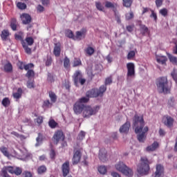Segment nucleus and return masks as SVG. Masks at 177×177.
<instances>
[{
	"label": "nucleus",
	"instance_id": "1",
	"mask_svg": "<svg viewBox=\"0 0 177 177\" xmlns=\"http://www.w3.org/2000/svg\"><path fill=\"white\" fill-rule=\"evenodd\" d=\"M133 127L135 128V133L140 143H145L146 140V133L149 132V127H145L143 116L136 114L133 118Z\"/></svg>",
	"mask_w": 177,
	"mask_h": 177
},
{
	"label": "nucleus",
	"instance_id": "2",
	"mask_svg": "<svg viewBox=\"0 0 177 177\" xmlns=\"http://www.w3.org/2000/svg\"><path fill=\"white\" fill-rule=\"evenodd\" d=\"M156 86L160 93H169L171 87L168 85L167 77H161L156 80Z\"/></svg>",
	"mask_w": 177,
	"mask_h": 177
},
{
	"label": "nucleus",
	"instance_id": "3",
	"mask_svg": "<svg viewBox=\"0 0 177 177\" xmlns=\"http://www.w3.org/2000/svg\"><path fill=\"white\" fill-rule=\"evenodd\" d=\"M150 171V166L149 165V160L146 157H142L140 158V163L137 166V172L142 176L149 174Z\"/></svg>",
	"mask_w": 177,
	"mask_h": 177
},
{
	"label": "nucleus",
	"instance_id": "4",
	"mask_svg": "<svg viewBox=\"0 0 177 177\" xmlns=\"http://www.w3.org/2000/svg\"><path fill=\"white\" fill-rule=\"evenodd\" d=\"M115 168L116 171H118L119 172H122L123 175H125L126 176H132L133 175V171H132V169L129 168L127 165L124 164V162H118L115 165Z\"/></svg>",
	"mask_w": 177,
	"mask_h": 177
},
{
	"label": "nucleus",
	"instance_id": "5",
	"mask_svg": "<svg viewBox=\"0 0 177 177\" xmlns=\"http://www.w3.org/2000/svg\"><path fill=\"white\" fill-rule=\"evenodd\" d=\"M99 110H100V106H91L86 105L82 113L83 117L84 118H90L92 115H96Z\"/></svg>",
	"mask_w": 177,
	"mask_h": 177
},
{
	"label": "nucleus",
	"instance_id": "6",
	"mask_svg": "<svg viewBox=\"0 0 177 177\" xmlns=\"http://www.w3.org/2000/svg\"><path fill=\"white\" fill-rule=\"evenodd\" d=\"M82 157V151L81 149H75L73 151V156L72 158V164L73 165H77L81 161V158Z\"/></svg>",
	"mask_w": 177,
	"mask_h": 177
},
{
	"label": "nucleus",
	"instance_id": "7",
	"mask_svg": "<svg viewBox=\"0 0 177 177\" xmlns=\"http://www.w3.org/2000/svg\"><path fill=\"white\" fill-rule=\"evenodd\" d=\"M127 80L135 77V64L129 62L127 64Z\"/></svg>",
	"mask_w": 177,
	"mask_h": 177
},
{
	"label": "nucleus",
	"instance_id": "8",
	"mask_svg": "<svg viewBox=\"0 0 177 177\" xmlns=\"http://www.w3.org/2000/svg\"><path fill=\"white\" fill-rule=\"evenodd\" d=\"M85 104L77 101L73 105V111L74 113L77 115L81 114V113H84V110L85 109Z\"/></svg>",
	"mask_w": 177,
	"mask_h": 177
},
{
	"label": "nucleus",
	"instance_id": "9",
	"mask_svg": "<svg viewBox=\"0 0 177 177\" xmlns=\"http://www.w3.org/2000/svg\"><path fill=\"white\" fill-rule=\"evenodd\" d=\"M6 171L9 172L10 174H15V175H21V168L20 167H12V166H8L6 167Z\"/></svg>",
	"mask_w": 177,
	"mask_h": 177
},
{
	"label": "nucleus",
	"instance_id": "10",
	"mask_svg": "<svg viewBox=\"0 0 177 177\" xmlns=\"http://www.w3.org/2000/svg\"><path fill=\"white\" fill-rule=\"evenodd\" d=\"M53 139L54 143H55V145H57L60 140H64V134H63V131H57L55 132L53 136Z\"/></svg>",
	"mask_w": 177,
	"mask_h": 177
},
{
	"label": "nucleus",
	"instance_id": "11",
	"mask_svg": "<svg viewBox=\"0 0 177 177\" xmlns=\"http://www.w3.org/2000/svg\"><path fill=\"white\" fill-rule=\"evenodd\" d=\"M63 176L66 177L70 174V162L66 160L62 166Z\"/></svg>",
	"mask_w": 177,
	"mask_h": 177
},
{
	"label": "nucleus",
	"instance_id": "12",
	"mask_svg": "<svg viewBox=\"0 0 177 177\" xmlns=\"http://www.w3.org/2000/svg\"><path fill=\"white\" fill-rule=\"evenodd\" d=\"M99 158L102 162H106V161H107V151H106V149L102 148L100 149Z\"/></svg>",
	"mask_w": 177,
	"mask_h": 177
},
{
	"label": "nucleus",
	"instance_id": "13",
	"mask_svg": "<svg viewBox=\"0 0 177 177\" xmlns=\"http://www.w3.org/2000/svg\"><path fill=\"white\" fill-rule=\"evenodd\" d=\"M154 177H164V167L162 165H156V170L154 173Z\"/></svg>",
	"mask_w": 177,
	"mask_h": 177
},
{
	"label": "nucleus",
	"instance_id": "14",
	"mask_svg": "<svg viewBox=\"0 0 177 177\" xmlns=\"http://www.w3.org/2000/svg\"><path fill=\"white\" fill-rule=\"evenodd\" d=\"M131 127V123L127 121L122 127H120L119 131L120 133H128L129 132V127Z\"/></svg>",
	"mask_w": 177,
	"mask_h": 177
},
{
	"label": "nucleus",
	"instance_id": "15",
	"mask_svg": "<svg viewBox=\"0 0 177 177\" xmlns=\"http://www.w3.org/2000/svg\"><path fill=\"white\" fill-rule=\"evenodd\" d=\"M163 122L166 127L171 128L174 125V118L171 116H166L163 118Z\"/></svg>",
	"mask_w": 177,
	"mask_h": 177
},
{
	"label": "nucleus",
	"instance_id": "16",
	"mask_svg": "<svg viewBox=\"0 0 177 177\" xmlns=\"http://www.w3.org/2000/svg\"><path fill=\"white\" fill-rule=\"evenodd\" d=\"M73 78L75 86H78L79 81L81 78H82V75H81V72L80 71H77L74 73Z\"/></svg>",
	"mask_w": 177,
	"mask_h": 177
},
{
	"label": "nucleus",
	"instance_id": "17",
	"mask_svg": "<svg viewBox=\"0 0 177 177\" xmlns=\"http://www.w3.org/2000/svg\"><path fill=\"white\" fill-rule=\"evenodd\" d=\"M23 24H30L31 23V16L28 14L24 13L21 15Z\"/></svg>",
	"mask_w": 177,
	"mask_h": 177
},
{
	"label": "nucleus",
	"instance_id": "18",
	"mask_svg": "<svg viewBox=\"0 0 177 177\" xmlns=\"http://www.w3.org/2000/svg\"><path fill=\"white\" fill-rule=\"evenodd\" d=\"M86 95L88 97H97L99 94L97 93V88H92L86 93Z\"/></svg>",
	"mask_w": 177,
	"mask_h": 177
},
{
	"label": "nucleus",
	"instance_id": "19",
	"mask_svg": "<svg viewBox=\"0 0 177 177\" xmlns=\"http://www.w3.org/2000/svg\"><path fill=\"white\" fill-rule=\"evenodd\" d=\"M168 58L164 55H156V62L160 64H166Z\"/></svg>",
	"mask_w": 177,
	"mask_h": 177
},
{
	"label": "nucleus",
	"instance_id": "20",
	"mask_svg": "<svg viewBox=\"0 0 177 177\" xmlns=\"http://www.w3.org/2000/svg\"><path fill=\"white\" fill-rule=\"evenodd\" d=\"M86 31L85 30H81L80 31L76 32V38L77 39L81 40L85 38Z\"/></svg>",
	"mask_w": 177,
	"mask_h": 177
},
{
	"label": "nucleus",
	"instance_id": "21",
	"mask_svg": "<svg viewBox=\"0 0 177 177\" xmlns=\"http://www.w3.org/2000/svg\"><path fill=\"white\" fill-rule=\"evenodd\" d=\"M55 46L54 47L53 53L55 56H56L57 57H59V56H60V52H61L60 45L57 44H55Z\"/></svg>",
	"mask_w": 177,
	"mask_h": 177
},
{
	"label": "nucleus",
	"instance_id": "22",
	"mask_svg": "<svg viewBox=\"0 0 177 177\" xmlns=\"http://www.w3.org/2000/svg\"><path fill=\"white\" fill-rule=\"evenodd\" d=\"M21 95H23V89L21 88H19L16 93L12 94L14 99H20L21 97Z\"/></svg>",
	"mask_w": 177,
	"mask_h": 177
},
{
	"label": "nucleus",
	"instance_id": "23",
	"mask_svg": "<svg viewBox=\"0 0 177 177\" xmlns=\"http://www.w3.org/2000/svg\"><path fill=\"white\" fill-rule=\"evenodd\" d=\"M158 147V142H154L151 145L146 148L147 151H154Z\"/></svg>",
	"mask_w": 177,
	"mask_h": 177
},
{
	"label": "nucleus",
	"instance_id": "24",
	"mask_svg": "<svg viewBox=\"0 0 177 177\" xmlns=\"http://www.w3.org/2000/svg\"><path fill=\"white\" fill-rule=\"evenodd\" d=\"M10 28L12 31H16L17 30V20L15 18H12L10 21Z\"/></svg>",
	"mask_w": 177,
	"mask_h": 177
},
{
	"label": "nucleus",
	"instance_id": "25",
	"mask_svg": "<svg viewBox=\"0 0 177 177\" xmlns=\"http://www.w3.org/2000/svg\"><path fill=\"white\" fill-rule=\"evenodd\" d=\"M107 91V86L106 85L101 86L99 89H97L98 96H103V93H104Z\"/></svg>",
	"mask_w": 177,
	"mask_h": 177
},
{
	"label": "nucleus",
	"instance_id": "26",
	"mask_svg": "<svg viewBox=\"0 0 177 177\" xmlns=\"http://www.w3.org/2000/svg\"><path fill=\"white\" fill-rule=\"evenodd\" d=\"M140 28L141 33L142 35H145L146 34H149V28H147L145 25L140 24Z\"/></svg>",
	"mask_w": 177,
	"mask_h": 177
},
{
	"label": "nucleus",
	"instance_id": "27",
	"mask_svg": "<svg viewBox=\"0 0 177 177\" xmlns=\"http://www.w3.org/2000/svg\"><path fill=\"white\" fill-rule=\"evenodd\" d=\"M98 172L101 174V175H106L107 173V167L104 165H101L98 167Z\"/></svg>",
	"mask_w": 177,
	"mask_h": 177
},
{
	"label": "nucleus",
	"instance_id": "28",
	"mask_svg": "<svg viewBox=\"0 0 177 177\" xmlns=\"http://www.w3.org/2000/svg\"><path fill=\"white\" fill-rule=\"evenodd\" d=\"M48 95L52 103H56V101L57 100V96H56V94L52 91H50L48 92Z\"/></svg>",
	"mask_w": 177,
	"mask_h": 177
},
{
	"label": "nucleus",
	"instance_id": "29",
	"mask_svg": "<svg viewBox=\"0 0 177 177\" xmlns=\"http://www.w3.org/2000/svg\"><path fill=\"white\" fill-rule=\"evenodd\" d=\"M1 39H2L3 41H6V39H8V37H9V30H3L1 32Z\"/></svg>",
	"mask_w": 177,
	"mask_h": 177
},
{
	"label": "nucleus",
	"instance_id": "30",
	"mask_svg": "<svg viewBox=\"0 0 177 177\" xmlns=\"http://www.w3.org/2000/svg\"><path fill=\"white\" fill-rule=\"evenodd\" d=\"M22 46L28 55L31 53V48L27 45V43L24 40H22Z\"/></svg>",
	"mask_w": 177,
	"mask_h": 177
},
{
	"label": "nucleus",
	"instance_id": "31",
	"mask_svg": "<svg viewBox=\"0 0 177 177\" xmlns=\"http://www.w3.org/2000/svg\"><path fill=\"white\" fill-rule=\"evenodd\" d=\"M25 42H26V45H28V46H32V45L34 44V39H32V37H27L25 40Z\"/></svg>",
	"mask_w": 177,
	"mask_h": 177
},
{
	"label": "nucleus",
	"instance_id": "32",
	"mask_svg": "<svg viewBox=\"0 0 177 177\" xmlns=\"http://www.w3.org/2000/svg\"><path fill=\"white\" fill-rule=\"evenodd\" d=\"M105 8H111V9H115L117 8V4L111 3L110 1L105 2Z\"/></svg>",
	"mask_w": 177,
	"mask_h": 177
},
{
	"label": "nucleus",
	"instance_id": "33",
	"mask_svg": "<svg viewBox=\"0 0 177 177\" xmlns=\"http://www.w3.org/2000/svg\"><path fill=\"white\" fill-rule=\"evenodd\" d=\"M95 8L97 9V10H100V12H104V6H103L100 1L95 2Z\"/></svg>",
	"mask_w": 177,
	"mask_h": 177
},
{
	"label": "nucleus",
	"instance_id": "34",
	"mask_svg": "<svg viewBox=\"0 0 177 177\" xmlns=\"http://www.w3.org/2000/svg\"><path fill=\"white\" fill-rule=\"evenodd\" d=\"M169 107H174L175 104H176V101L175 100V98L174 97H171L167 102Z\"/></svg>",
	"mask_w": 177,
	"mask_h": 177
},
{
	"label": "nucleus",
	"instance_id": "35",
	"mask_svg": "<svg viewBox=\"0 0 177 177\" xmlns=\"http://www.w3.org/2000/svg\"><path fill=\"white\" fill-rule=\"evenodd\" d=\"M167 56L171 63H173V64H176L177 66V57L175 56H173L171 54H167Z\"/></svg>",
	"mask_w": 177,
	"mask_h": 177
},
{
	"label": "nucleus",
	"instance_id": "36",
	"mask_svg": "<svg viewBox=\"0 0 177 177\" xmlns=\"http://www.w3.org/2000/svg\"><path fill=\"white\" fill-rule=\"evenodd\" d=\"M85 52L88 56H92V55L95 53V48L92 47H88L85 50Z\"/></svg>",
	"mask_w": 177,
	"mask_h": 177
},
{
	"label": "nucleus",
	"instance_id": "37",
	"mask_svg": "<svg viewBox=\"0 0 177 177\" xmlns=\"http://www.w3.org/2000/svg\"><path fill=\"white\" fill-rule=\"evenodd\" d=\"M12 70V66L11 63H8L4 65V71L6 73H10Z\"/></svg>",
	"mask_w": 177,
	"mask_h": 177
},
{
	"label": "nucleus",
	"instance_id": "38",
	"mask_svg": "<svg viewBox=\"0 0 177 177\" xmlns=\"http://www.w3.org/2000/svg\"><path fill=\"white\" fill-rule=\"evenodd\" d=\"M53 104L49 101V100H47L44 102L42 107L43 109H49V107H52Z\"/></svg>",
	"mask_w": 177,
	"mask_h": 177
},
{
	"label": "nucleus",
	"instance_id": "39",
	"mask_svg": "<svg viewBox=\"0 0 177 177\" xmlns=\"http://www.w3.org/2000/svg\"><path fill=\"white\" fill-rule=\"evenodd\" d=\"M35 75V73L32 70H28L26 74V77L28 78V80H31Z\"/></svg>",
	"mask_w": 177,
	"mask_h": 177
},
{
	"label": "nucleus",
	"instance_id": "40",
	"mask_svg": "<svg viewBox=\"0 0 177 177\" xmlns=\"http://www.w3.org/2000/svg\"><path fill=\"white\" fill-rule=\"evenodd\" d=\"M1 104L4 107H8L10 105V100L8 97L3 99Z\"/></svg>",
	"mask_w": 177,
	"mask_h": 177
},
{
	"label": "nucleus",
	"instance_id": "41",
	"mask_svg": "<svg viewBox=\"0 0 177 177\" xmlns=\"http://www.w3.org/2000/svg\"><path fill=\"white\" fill-rule=\"evenodd\" d=\"M0 151L6 157H9V152L8 151V148L5 147H1L0 148Z\"/></svg>",
	"mask_w": 177,
	"mask_h": 177
},
{
	"label": "nucleus",
	"instance_id": "42",
	"mask_svg": "<svg viewBox=\"0 0 177 177\" xmlns=\"http://www.w3.org/2000/svg\"><path fill=\"white\" fill-rule=\"evenodd\" d=\"M82 62L80 58H75L73 60V67H78V66H81Z\"/></svg>",
	"mask_w": 177,
	"mask_h": 177
},
{
	"label": "nucleus",
	"instance_id": "43",
	"mask_svg": "<svg viewBox=\"0 0 177 177\" xmlns=\"http://www.w3.org/2000/svg\"><path fill=\"white\" fill-rule=\"evenodd\" d=\"M64 68H68L70 67V59L67 57H65L64 59Z\"/></svg>",
	"mask_w": 177,
	"mask_h": 177
},
{
	"label": "nucleus",
	"instance_id": "44",
	"mask_svg": "<svg viewBox=\"0 0 177 177\" xmlns=\"http://www.w3.org/2000/svg\"><path fill=\"white\" fill-rule=\"evenodd\" d=\"M77 102L82 103V104H84V103H88V102H89V97L86 95V97H82L80 99H79Z\"/></svg>",
	"mask_w": 177,
	"mask_h": 177
},
{
	"label": "nucleus",
	"instance_id": "45",
	"mask_svg": "<svg viewBox=\"0 0 177 177\" xmlns=\"http://www.w3.org/2000/svg\"><path fill=\"white\" fill-rule=\"evenodd\" d=\"M136 55V51L135 50H131L128 55H127V59L128 60H131V59H133L135 56Z\"/></svg>",
	"mask_w": 177,
	"mask_h": 177
},
{
	"label": "nucleus",
	"instance_id": "46",
	"mask_svg": "<svg viewBox=\"0 0 177 177\" xmlns=\"http://www.w3.org/2000/svg\"><path fill=\"white\" fill-rule=\"evenodd\" d=\"M37 172L38 174H39L40 175L41 174H44V172H46V167H45L44 165H41L39 167H38L37 169Z\"/></svg>",
	"mask_w": 177,
	"mask_h": 177
},
{
	"label": "nucleus",
	"instance_id": "47",
	"mask_svg": "<svg viewBox=\"0 0 177 177\" xmlns=\"http://www.w3.org/2000/svg\"><path fill=\"white\" fill-rule=\"evenodd\" d=\"M123 6L125 8H131V5H132V0H122Z\"/></svg>",
	"mask_w": 177,
	"mask_h": 177
},
{
	"label": "nucleus",
	"instance_id": "48",
	"mask_svg": "<svg viewBox=\"0 0 177 177\" xmlns=\"http://www.w3.org/2000/svg\"><path fill=\"white\" fill-rule=\"evenodd\" d=\"M17 7L19 9H21V10H24V9H26L27 8V5H26V3H24L18 2L17 3Z\"/></svg>",
	"mask_w": 177,
	"mask_h": 177
},
{
	"label": "nucleus",
	"instance_id": "49",
	"mask_svg": "<svg viewBox=\"0 0 177 177\" xmlns=\"http://www.w3.org/2000/svg\"><path fill=\"white\" fill-rule=\"evenodd\" d=\"M86 133L84 131H81L77 136L78 140H83L85 138Z\"/></svg>",
	"mask_w": 177,
	"mask_h": 177
},
{
	"label": "nucleus",
	"instance_id": "50",
	"mask_svg": "<svg viewBox=\"0 0 177 177\" xmlns=\"http://www.w3.org/2000/svg\"><path fill=\"white\" fill-rule=\"evenodd\" d=\"M27 88H29V89L34 88V80L29 79L27 82Z\"/></svg>",
	"mask_w": 177,
	"mask_h": 177
},
{
	"label": "nucleus",
	"instance_id": "51",
	"mask_svg": "<svg viewBox=\"0 0 177 177\" xmlns=\"http://www.w3.org/2000/svg\"><path fill=\"white\" fill-rule=\"evenodd\" d=\"M159 13L163 16L164 17H165L166 16H167L168 15V10H167V8H162L161 10H160Z\"/></svg>",
	"mask_w": 177,
	"mask_h": 177
},
{
	"label": "nucleus",
	"instance_id": "52",
	"mask_svg": "<svg viewBox=\"0 0 177 177\" xmlns=\"http://www.w3.org/2000/svg\"><path fill=\"white\" fill-rule=\"evenodd\" d=\"M171 76L172 77L173 80L177 82V73L176 70L174 69L173 71L171 73Z\"/></svg>",
	"mask_w": 177,
	"mask_h": 177
},
{
	"label": "nucleus",
	"instance_id": "53",
	"mask_svg": "<svg viewBox=\"0 0 177 177\" xmlns=\"http://www.w3.org/2000/svg\"><path fill=\"white\" fill-rule=\"evenodd\" d=\"M32 67H34V64H28L24 66V68L26 71L30 70V68H32Z\"/></svg>",
	"mask_w": 177,
	"mask_h": 177
},
{
	"label": "nucleus",
	"instance_id": "54",
	"mask_svg": "<svg viewBox=\"0 0 177 177\" xmlns=\"http://www.w3.org/2000/svg\"><path fill=\"white\" fill-rule=\"evenodd\" d=\"M37 143L35 144L36 147H38L41 143H42V138H41V136L39 135V136L36 138Z\"/></svg>",
	"mask_w": 177,
	"mask_h": 177
},
{
	"label": "nucleus",
	"instance_id": "55",
	"mask_svg": "<svg viewBox=\"0 0 177 177\" xmlns=\"http://www.w3.org/2000/svg\"><path fill=\"white\" fill-rule=\"evenodd\" d=\"M48 125H49V127H50L51 128H56V125H57V123H56V122H55V120H51L49 121Z\"/></svg>",
	"mask_w": 177,
	"mask_h": 177
},
{
	"label": "nucleus",
	"instance_id": "56",
	"mask_svg": "<svg viewBox=\"0 0 177 177\" xmlns=\"http://www.w3.org/2000/svg\"><path fill=\"white\" fill-rule=\"evenodd\" d=\"M47 80L49 82H53L55 81V77H53V75L48 73Z\"/></svg>",
	"mask_w": 177,
	"mask_h": 177
},
{
	"label": "nucleus",
	"instance_id": "57",
	"mask_svg": "<svg viewBox=\"0 0 177 177\" xmlns=\"http://www.w3.org/2000/svg\"><path fill=\"white\" fill-rule=\"evenodd\" d=\"M35 121H36V122H37V124L40 125V124H42V122H44V117L39 116L37 119L35 120Z\"/></svg>",
	"mask_w": 177,
	"mask_h": 177
},
{
	"label": "nucleus",
	"instance_id": "58",
	"mask_svg": "<svg viewBox=\"0 0 177 177\" xmlns=\"http://www.w3.org/2000/svg\"><path fill=\"white\" fill-rule=\"evenodd\" d=\"M66 35L68 37V38H73V37H74V34H73V31L71 30H66Z\"/></svg>",
	"mask_w": 177,
	"mask_h": 177
},
{
	"label": "nucleus",
	"instance_id": "59",
	"mask_svg": "<svg viewBox=\"0 0 177 177\" xmlns=\"http://www.w3.org/2000/svg\"><path fill=\"white\" fill-rule=\"evenodd\" d=\"M131 19H133V12H132L126 14V19L131 20Z\"/></svg>",
	"mask_w": 177,
	"mask_h": 177
},
{
	"label": "nucleus",
	"instance_id": "60",
	"mask_svg": "<svg viewBox=\"0 0 177 177\" xmlns=\"http://www.w3.org/2000/svg\"><path fill=\"white\" fill-rule=\"evenodd\" d=\"M52 65V57H47V59L46 61V66H49Z\"/></svg>",
	"mask_w": 177,
	"mask_h": 177
},
{
	"label": "nucleus",
	"instance_id": "61",
	"mask_svg": "<svg viewBox=\"0 0 177 177\" xmlns=\"http://www.w3.org/2000/svg\"><path fill=\"white\" fill-rule=\"evenodd\" d=\"M113 82V80H111V77H108L105 80V85L106 86H107V85H110V84H111Z\"/></svg>",
	"mask_w": 177,
	"mask_h": 177
},
{
	"label": "nucleus",
	"instance_id": "62",
	"mask_svg": "<svg viewBox=\"0 0 177 177\" xmlns=\"http://www.w3.org/2000/svg\"><path fill=\"white\" fill-rule=\"evenodd\" d=\"M56 156V152H55V150L51 149L50 151V157L52 160H55V157Z\"/></svg>",
	"mask_w": 177,
	"mask_h": 177
},
{
	"label": "nucleus",
	"instance_id": "63",
	"mask_svg": "<svg viewBox=\"0 0 177 177\" xmlns=\"http://www.w3.org/2000/svg\"><path fill=\"white\" fill-rule=\"evenodd\" d=\"M37 12H39V13H42V12H44V10H45L44 6L41 5H38L37 7Z\"/></svg>",
	"mask_w": 177,
	"mask_h": 177
},
{
	"label": "nucleus",
	"instance_id": "64",
	"mask_svg": "<svg viewBox=\"0 0 177 177\" xmlns=\"http://www.w3.org/2000/svg\"><path fill=\"white\" fill-rule=\"evenodd\" d=\"M150 17H153L155 21H157V14L154 11L151 10Z\"/></svg>",
	"mask_w": 177,
	"mask_h": 177
}]
</instances>
